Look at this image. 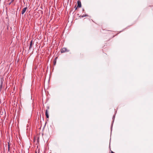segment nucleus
<instances>
[{
    "label": "nucleus",
    "instance_id": "8",
    "mask_svg": "<svg viewBox=\"0 0 153 153\" xmlns=\"http://www.w3.org/2000/svg\"><path fill=\"white\" fill-rule=\"evenodd\" d=\"M86 16V15H85V16H82V17H85V16Z\"/></svg>",
    "mask_w": 153,
    "mask_h": 153
},
{
    "label": "nucleus",
    "instance_id": "7",
    "mask_svg": "<svg viewBox=\"0 0 153 153\" xmlns=\"http://www.w3.org/2000/svg\"><path fill=\"white\" fill-rule=\"evenodd\" d=\"M57 58V57H56L55 58V59L54 60L53 62L54 63V65H55L56 62V59Z\"/></svg>",
    "mask_w": 153,
    "mask_h": 153
},
{
    "label": "nucleus",
    "instance_id": "10",
    "mask_svg": "<svg viewBox=\"0 0 153 153\" xmlns=\"http://www.w3.org/2000/svg\"><path fill=\"white\" fill-rule=\"evenodd\" d=\"M35 153H37V152H36Z\"/></svg>",
    "mask_w": 153,
    "mask_h": 153
},
{
    "label": "nucleus",
    "instance_id": "5",
    "mask_svg": "<svg viewBox=\"0 0 153 153\" xmlns=\"http://www.w3.org/2000/svg\"><path fill=\"white\" fill-rule=\"evenodd\" d=\"M45 115L46 116V117L47 118H49V115L48 114V110H46V113H45Z\"/></svg>",
    "mask_w": 153,
    "mask_h": 153
},
{
    "label": "nucleus",
    "instance_id": "9",
    "mask_svg": "<svg viewBox=\"0 0 153 153\" xmlns=\"http://www.w3.org/2000/svg\"><path fill=\"white\" fill-rule=\"evenodd\" d=\"M111 153H114V152H113L112 151H111Z\"/></svg>",
    "mask_w": 153,
    "mask_h": 153
},
{
    "label": "nucleus",
    "instance_id": "3",
    "mask_svg": "<svg viewBox=\"0 0 153 153\" xmlns=\"http://www.w3.org/2000/svg\"><path fill=\"white\" fill-rule=\"evenodd\" d=\"M77 3H78L77 7H81V3L80 1H78V2H77Z\"/></svg>",
    "mask_w": 153,
    "mask_h": 153
},
{
    "label": "nucleus",
    "instance_id": "4",
    "mask_svg": "<svg viewBox=\"0 0 153 153\" xmlns=\"http://www.w3.org/2000/svg\"><path fill=\"white\" fill-rule=\"evenodd\" d=\"M32 45H33V41L31 40L30 42V47H29V49H30L31 48H32Z\"/></svg>",
    "mask_w": 153,
    "mask_h": 153
},
{
    "label": "nucleus",
    "instance_id": "2",
    "mask_svg": "<svg viewBox=\"0 0 153 153\" xmlns=\"http://www.w3.org/2000/svg\"><path fill=\"white\" fill-rule=\"evenodd\" d=\"M27 9V7H24V8H23V9H22V14H23L25 13V12Z\"/></svg>",
    "mask_w": 153,
    "mask_h": 153
},
{
    "label": "nucleus",
    "instance_id": "6",
    "mask_svg": "<svg viewBox=\"0 0 153 153\" xmlns=\"http://www.w3.org/2000/svg\"><path fill=\"white\" fill-rule=\"evenodd\" d=\"M8 151H9L10 150V144L9 143H8Z\"/></svg>",
    "mask_w": 153,
    "mask_h": 153
},
{
    "label": "nucleus",
    "instance_id": "1",
    "mask_svg": "<svg viewBox=\"0 0 153 153\" xmlns=\"http://www.w3.org/2000/svg\"><path fill=\"white\" fill-rule=\"evenodd\" d=\"M69 51L66 48H63L61 50V53H64L65 52H68Z\"/></svg>",
    "mask_w": 153,
    "mask_h": 153
}]
</instances>
